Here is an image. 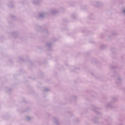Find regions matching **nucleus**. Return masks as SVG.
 Instances as JSON below:
<instances>
[{"instance_id":"nucleus-1","label":"nucleus","mask_w":125,"mask_h":125,"mask_svg":"<svg viewBox=\"0 0 125 125\" xmlns=\"http://www.w3.org/2000/svg\"><path fill=\"white\" fill-rule=\"evenodd\" d=\"M124 13H125V10H124Z\"/></svg>"}]
</instances>
